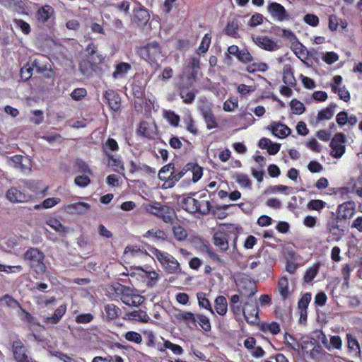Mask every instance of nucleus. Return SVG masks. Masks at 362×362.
I'll list each match as a JSON object with an SVG mask.
<instances>
[{"label":"nucleus","instance_id":"nucleus-15","mask_svg":"<svg viewBox=\"0 0 362 362\" xmlns=\"http://www.w3.org/2000/svg\"><path fill=\"white\" fill-rule=\"evenodd\" d=\"M7 199L11 202H24L28 197L16 187L9 189L6 192Z\"/></svg>","mask_w":362,"mask_h":362},{"label":"nucleus","instance_id":"nucleus-11","mask_svg":"<svg viewBox=\"0 0 362 362\" xmlns=\"http://www.w3.org/2000/svg\"><path fill=\"white\" fill-rule=\"evenodd\" d=\"M90 209V206L86 202L70 204L66 206V211L73 215H85Z\"/></svg>","mask_w":362,"mask_h":362},{"label":"nucleus","instance_id":"nucleus-31","mask_svg":"<svg viewBox=\"0 0 362 362\" xmlns=\"http://www.w3.org/2000/svg\"><path fill=\"white\" fill-rule=\"evenodd\" d=\"M203 117L208 129L217 127V122L216 117L211 111H204L203 112Z\"/></svg>","mask_w":362,"mask_h":362},{"label":"nucleus","instance_id":"nucleus-17","mask_svg":"<svg viewBox=\"0 0 362 362\" xmlns=\"http://www.w3.org/2000/svg\"><path fill=\"white\" fill-rule=\"evenodd\" d=\"M214 244L218 247L221 251H226L228 250L229 245L226 238V235L222 232H216L213 236Z\"/></svg>","mask_w":362,"mask_h":362},{"label":"nucleus","instance_id":"nucleus-20","mask_svg":"<svg viewBox=\"0 0 362 362\" xmlns=\"http://www.w3.org/2000/svg\"><path fill=\"white\" fill-rule=\"evenodd\" d=\"M122 301L129 306H138L144 302V297L138 294L123 295Z\"/></svg>","mask_w":362,"mask_h":362},{"label":"nucleus","instance_id":"nucleus-4","mask_svg":"<svg viewBox=\"0 0 362 362\" xmlns=\"http://www.w3.org/2000/svg\"><path fill=\"white\" fill-rule=\"evenodd\" d=\"M146 211L160 218L165 223H171L175 218V213L174 209L166 205H163L160 203L155 202L147 206Z\"/></svg>","mask_w":362,"mask_h":362},{"label":"nucleus","instance_id":"nucleus-45","mask_svg":"<svg viewBox=\"0 0 362 362\" xmlns=\"http://www.w3.org/2000/svg\"><path fill=\"white\" fill-rule=\"evenodd\" d=\"M0 303H5L8 307L13 308H21L19 303L9 295L0 298Z\"/></svg>","mask_w":362,"mask_h":362},{"label":"nucleus","instance_id":"nucleus-33","mask_svg":"<svg viewBox=\"0 0 362 362\" xmlns=\"http://www.w3.org/2000/svg\"><path fill=\"white\" fill-rule=\"evenodd\" d=\"M211 37L209 34L206 33L202 38V40L200 43L199 47L197 49V53L198 54H202L206 53L209 47L211 44Z\"/></svg>","mask_w":362,"mask_h":362},{"label":"nucleus","instance_id":"nucleus-2","mask_svg":"<svg viewBox=\"0 0 362 362\" xmlns=\"http://www.w3.org/2000/svg\"><path fill=\"white\" fill-rule=\"evenodd\" d=\"M137 52L141 58L148 61V63L155 64L156 69L159 68L160 66L158 64V61L161 59L163 56L160 47L157 42L153 41L144 46L138 47Z\"/></svg>","mask_w":362,"mask_h":362},{"label":"nucleus","instance_id":"nucleus-63","mask_svg":"<svg viewBox=\"0 0 362 362\" xmlns=\"http://www.w3.org/2000/svg\"><path fill=\"white\" fill-rule=\"evenodd\" d=\"M90 179L86 175L76 177L74 182L76 185L84 187L90 183Z\"/></svg>","mask_w":362,"mask_h":362},{"label":"nucleus","instance_id":"nucleus-32","mask_svg":"<svg viewBox=\"0 0 362 362\" xmlns=\"http://www.w3.org/2000/svg\"><path fill=\"white\" fill-rule=\"evenodd\" d=\"M180 95L185 103H192L195 98V94L192 90H189L185 87L180 88Z\"/></svg>","mask_w":362,"mask_h":362},{"label":"nucleus","instance_id":"nucleus-12","mask_svg":"<svg viewBox=\"0 0 362 362\" xmlns=\"http://www.w3.org/2000/svg\"><path fill=\"white\" fill-rule=\"evenodd\" d=\"M267 129L271 130L276 136L281 139L286 137L291 132V129L286 125L276 122H272Z\"/></svg>","mask_w":362,"mask_h":362},{"label":"nucleus","instance_id":"nucleus-26","mask_svg":"<svg viewBox=\"0 0 362 362\" xmlns=\"http://www.w3.org/2000/svg\"><path fill=\"white\" fill-rule=\"evenodd\" d=\"M187 170L191 171L192 173V181L194 182H197L202 176L203 170L202 168L197 165L187 164L186 166Z\"/></svg>","mask_w":362,"mask_h":362},{"label":"nucleus","instance_id":"nucleus-9","mask_svg":"<svg viewBox=\"0 0 362 362\" xmlns=\"http://www.w3.org/2000/svg\"><path fill=\"white\" fill-rule=\"evenodd\" d=\"M134 16L132 18V22L136 23L137 25H146L150 19V14L147 9L143 6L139 5L138 8H134Z\"/></svg>","mask_w":362,"mask_h":362},{"label":"nucleus","instance_id":"nucleus-50","mask_svg":"<svg viewBox=\"0 0 362 362\" xmlns=\"http://www.w3.org/2000/svg\"><path fill=\"white\" fill-rule=\"evenodd\" d=\"M349 351L355 356H360L361 349L358 341H347Z\"/></svg>","mask_w":362,"mask_h":362},{"label":"nucleus","instance_id":"nucleus-3","mask_svg":"<svg viewBox=\"0 0 362 362\" xmlns=\"http://www.w3.org/2000/svg\"><path fill=\"white\" fill-rule=\"evenodd\" d=\"M25 260L28 261L29 266L37 273L43 274L46 271L44 263L45 255L37 248H30L24 254Z\"/></svg>","mask_w":362,"mask_h":362},{"label":"nucleus","instance_id":"nucleus-8","mask_svg":"<svg viewBox=\"0 0 362 362\" xmlns=\"http://www.w3.org/2000/svg\"><path fill=\"white\" fill-rule=\"evenodd\" d=\"M252 37L257 45L265 50L273 52L280 48V45H278L276 41L270 39L267 36L258 35Z\"/></svg>","mask_w":362,"mask_h":362},{"label":"nucleus","instance_id":"nucleus-60","mask_svg":"<svg viewBox=\"0 0 362 362\" xmlns=\"http://www.w3.org/2000/svg\"><path fill=\"white\" fill-rule=\"evenodd\" d=\"M237 182L239 185L243 187L250 188L251 187V181L249 179L247 175L240 174L237 176Z\"/></svg>","mask_w":362,"mask_h":362},{"label":"nucleus","instance_id":"nucleus-23","mask_svg":"<svg viewBox=\"0 0 362 362\" xmlns=\"http://www.w3.org/2000/svg\"><path fill=\"white\" fill-rule=\"evenodd\" d=\"M66 305H61L59 306L54 313L52 317H47L45 319V322L47 323H51V324H56L57 323L62 317L64 315L66 312Z\"/></svg>","mask_w":362,"mask_h":362},{"label":"nucleus","instance_id":"nucleus-55","mask_svg":"<svg viewBox=\"0 0 362 362\" xmlns=\"http://www.w3.org/2000/svg\"><path fill=\"white\" fill-rule=\"evenodd\" d=\"M322 344L328 350L340 349L341 341H320Z\"/></svg>","mask_w":362,"mask_h":362},{"label":"nucleus","instance_id":"nucleus-61","mask_svg":"<svg viewBox=\"0 0 362 362\" xmlns=\"http://www.w3.org/2000/svg\"><path fill=\"white\" fill-rule=\"evenodd\" d=\"M93 319V316L90 313H83L78 315L76 317V322L77 323H88L91 322Z\"/></svg>","mask_w":362,"mask_h":362},{"label":"nucleus","instance_id":"nucleus-57","mask_svg":"<svg viewBox=\"0 0 362 362\" xmlns=\"http://www.w3.org/2000/svg\"><path fill=\"white\" fill-rule=\"evenodd\" d=\"M33 66H31L29 64L24 66L21 70V78L25 81L28 80L33 75Z\"/></svg>","mask_w":362,"mask_h":362},{"label":"nucleus","instance_id":"nucleus-53","mask_svg":"<svg viewBox=\"0 0 362 362\" xmlns=\"http://www.w3.org/2000/svg\"><path fill=\"white\" fill-rule=\"evenodd\" d=\"M254 312L255 313V318H257L258 315V308L256 305H250L249 303H245L244 307L243 308V313L245 316V317L248 320L250 317L247 316L249 315L250 312Z\"/></svg>","mask_w":362,"mask_h":362},{"label":"nucleus","instance_id":"nucleus-46","mask_svg":"<svg viewBox=\"0 0 362 362\" xmlns=\"http://www.w3.org/2000/svg\"><path fill=\"white\" fill-rule=\"evenodd\" d=\"M0 4L8 9L15 10L17 8H21L22 1L21 0H0Z\"/></svg>","mask_w":362,"mask_h":362},{"label":"nucleus","instance_id":"nucleus-19","mask_svg":"<svg viewBox=\"0 0 362 362\" xmlns=\"http://www.w3.org/2000/svg\"><path fill=\"white\" fill-rule=\"evenodd\" d=\"M136 269L142 272L141 276L143 278L148 279L146 284L148 287L152 288L157 284L159 275L156 271H145L141 267H137Z\"/></svg>","mask_w":362,"mask_h":362},{"label":"nucleus","instance_id":"nucleus-13","mask_svg":"<svg viewBox=\"0 0 362 362\" xmlns=\"http://www.w3.org/2000/svg\"><path fill=\"white\" fill-rule=\"evenodd\" d=\"M104 98L109 107L114 111H118L121 107V98L118 93L114 90H107L104 94Z\"/></svg>","mask_w":362,"mask_h":362},{"label":"nucleus","instance_id":"nucleus-14","mask_svg":"<svg viewBox=\"0 0 362 362\" xmlns=\"http://www.w3.org/2000/svg\"><path fill=\"white\" fill-rule=\"evenodd\" d=\"M355 209L354 202H344L338 207V216L341 219L350 218L353 216Z\"/></svg>","mask_w":362,"mask_h":362},{"label":"nucleus","instance_id":"nucleus-21","mask_svg":"<svg viewBox=\"0 0 362 362\" xmlns=\"http://www.w3.org/2000/svg\"><path fill=\"white\" fill-rule=\"evenodd\" d=\"M283 81L284 83L291 87L296 85V79L293 76L292 68L290 65H285L283 69Z\"/></svg>","mask_w":362,"mask_h":362},{"label":"nucleus","instance_id":"nucleus-62","mask_svg":"<svg viewBox=\"0 0 362 362\" xmlns=\"http://www.w3.org/2000/svg\"><path fill=\"white\" fill-rule=\"evenodd\" d=\"M206 254L208 257L214 262L217 263L223 264V261L221 259V257L213 250L211 247H206Z\"/></svg>","mask_w":362,"mask_h":362},{"label":"nucleus","instance_id":"nucleus-59","mask_svg":"<svg viewBox=\"0 0 362 362\" xmlns=\"http://www.w3.org/2000/svg\"><path fill=\"white\" fill-rule=\"evenodd\" d=\"M14 23L16 25L21 28V31L28 35L30 32V25L26 23L25 21L21 20V19H15Z\"/></svg>","mask_w":362,"mask_h":362},{"label":"nucleus","instance_id":"nucleus-56","mask_svg":"<svg viewBox=\"0 0 362 362\" xmlns=\"http://www.w3.org/2000/svg\"><path fill=\"white\" fill-rule=\"evenodd\" d=\"M237 58L243 63H249L253 60L252 56L247 49L240 50Z\"/></svg>","mask_w":362,"mask_h":362},{"label":"nucleus","instance_id":"nucleus-22","mask_svg":"<svg viewBox=\"0 0 362 362\" xmlns=\"http://www.w3.org/2000/svg\"><path fill=\"white\" fill-rule=\"evenodd\" d=\"M215 309L217 313L221 315H224L227 313V300L224 296H219L216 298Z\"/></svg>","mask_w":362,"mask_h":362},{"label":"nucleus","instance_id":"nucleus-36","mask_svg":"<svg viewBox=\"0 0 362 362\" xmlns=\"http://www.w3.org/2000/svg\"><path fill=\"white\" fill-rule=\"evenodd\" d=\"M197 317L191 312H181L177 314V318L184 320L188 324L197 325Z\"/></svg>","mask_w":362,"mask_h":362},{"label":"nucleus","instance_id":"nucleus-16","mask_svg":"<svg viewBox=\"0 0 362 362\" xmlns=\"http://www.w3.org/2000/svg\"><path fill=\"white\" fill-rule=\"evenodd\" d=\"M11 160L16 168L21 169L22 171H25L30 168V160L26 157L15 155L11 157Z\"/></svg>","mask_w":362,"mask_h":362},{"label":"nucleus","instance_id":"nucleus-48","mask_svg":"<svg viewBox=\"0 0 362 362\" xmlns=\"http://www.w3.org/2000/svg\"><path fill=\"white\" fill-rule=\"evenodd\" d=\"M164 117L170 124L174 127H177L179 124L180 117L176 115L174 112L172 111H165L164 113Z\"/></svg>","mask_w":362,"mask_h":362},{"label":"nucleus","instance_id":"nucleus-6","mask_svg":"<svg viewBox=\"0 0 362 362\" xmlns=\"http://www.w3.org/2000/svg\"><path fill=\"white\" fill-rule=\"evenodd\" d=\"M98 60H93L86 58L79 64V70L86 77H91L98 69V64L101 62L103 58L100 55H97Z\"/></svg>","mask_w":362,"mask_h":362},{"label":"nucleus","instance_id":"nucleus-7","mask_svg":"<svg viewBox=\"0 0 362 362\" xmlns=\"http://www.w3.org/2000/svg\"><path fill=\"white\" fill-rule=\"evenodd\" d=\"M345 135L342 133H337L332 139L330 147L331 155L334 158H341L345 152Z\"/></svg>","mask_w":362,"mask_h":362},{"label":"nucleus","instance_id":"nucleus-44","mask_svg":"<svg viewBox=\"0 0 362 362\" xmlns=\"http://www.w3.org/2000/svg\"><path fill=\"white\" fill-rule=\"evenodd\" d=\"M317 342V341H303V342L299 344L297 343V349H298L300 347L303 350V351L307 354H310L312 352V348L315 347V343ZM296 349L295 347H293Z\"/></svg>","mask_w":362,"mask_h":362},{"label":"nucleus","instance_id":"nucleus-35","mask_svg":"<svg viewBox=\"0 0 362 362\" xmlns=\"http://www.w3.org/2000/svg\"><path fill=\"white\" fill-rule=\"evenodd\" d=\"M130 173H134L139 170H144L146 171L148 173H154L155 170L152 169L150 166L146 165V164H141L137 165L134 161H130Z\"/></svg>","mask_w":362,"mask_h":362},{"label":"nucleus","instance_id":"nucleus-34","mask_svg":"<svg viewBox=\"0 0 362 362\" xmlns=\"http://www.w3.org/2000/svg\"><path fill=\"white\" fill-rule=\"evenodd\" d=\"M47 224L58 233H66L67 232V228L63 226L61 222L56 218L48 220Z\"/></svg>","mask_w":362,"mask_h":362},{"label":"nucleus","instance_id":"nucleus-24","mask_svg":"<svg viewBox=\"0 0 362 362\" xmlns=\"http://www.w3.org/2000/svg\"><path fill=\"white\" fill-rule=\"evenodd\" d=\"M337 105L332 103L325 110H322L318 112L317 121L320 122L325 119H329L334 115L333 108L336 107Z\"/></svg>","mask_w":362,"mask_h":362},{"label":"nucleus","instance_id":"nucleus-49","mask_svg":"<svg viewBox=\"0 0 362 362\" xmlns=\"http://www.w3.org/2000/svg\"><path fill=\"white\" fill-rule=\"evenodd\" d=\"M291 107L294 114L300 115L305 110L304 105L296 99H293L291 101Z\"/></svg>","mask_w":362,"mask_h":362},{"label":"nucleus","instance_id":"nucleus-42","mask_svg":"<svg viewBox=\"0 0 362 362\" xmlns=\"http://www.w3.org/2000/svg\"><path fill=\"white\" fill-rule=\"evenodd\" d=\"M117 149H118V144H117V141L113 139H110V138L108 139L103 146V150H104V152L105 153V154L107 155V156H112L109 153V150L115 151H117Z\"/></svg>","mask_w":362,"mask_h":362},{"label":"nucleus","instance_id":"nucleus-54","mask_svg":"<svg viewBox=\"0 0 362 362\" xmlns=\"http://www.w3.org/2000/svg\"><path fill=\"white\" fill-rule=\"evenodd\" d=\"M92 362H124L123 359L118 356H115L114 357L108 356V357H101L96 356L95 357Z\"/></svg>","mask_w":362,"mask_h":362},{"label":"nucleus","instance_id":"nucleus-28","mask_svg":"<svg viewBox=\"0 0 362 362\" xmlns=\"http://www.w3.org/2000/svg\"><path fill=\"white\" fill-rule=\"evenodd\" d=\"M319 267V264H315L307 269L304 276V281L305 283L308 284L314 279L318 273Z\"/></svg>","mask_w":362,"mask_h":362},{"label":"nucleus","instance_id":"nucleus-25","mask_svg":"<svg viewBox=\"0 0 362 362\" xmlns=\"http://www.w3.org/2000/svg\"><path fill=\"white\" fill-rule=\"evenodd\" d=\"M278 288L281 297L285 299L288 297V281L286 277H281L278 282Z\"/></svg>","mask_w":362,"mask_h":362},{"label":"nucleus","instance_id":"nucleus-29","mask_svg":"<svg viewBox=\"0 0 362 362\" xmlns=\"http://www.w3.org/2000/svg\"><path fill=\"white\" fill-rule=\"evenodd\" d=\"M129 318L134 320L141 322H148L149 317L146 313L142 310H134L128 314Z\"/></svg>","mask_w":362,"mask_h":362},{"label":"nucleus","instance_id":"nucleus-39","mask_svg":"<svg viewBox=\"0 0 362 362\" xmlns=\"http://www.w3.org/2000/svg\"><path fill=\"white\" fill-rule=\"evenodd\" d=\"M198 303L200 307L204 308L210 312L214 314L213 309L211 308V305L210 304L209 300L206 298V294L203 292L197 293V294Z\"/></svg>","mask_w":362,"mask_h":362},{"label":"nucleus","instance_id":"nucleus-41","mask_svg":"<svg viewBox=\"0 0 362 362\" xmlns=\"http://www.w3.org/2000/svg\"><path fill=\"white\" fill-rule=\"evenodd\" d=\"M131 69V65L126 62H121L116 66V70L113 72L112 76L116 78L119 76L124 74Z\"/></svg>","mask_w":362,"mask_h":362},{"label":"nucleus","instance_id":"nucleus-38","mask_svg":"<svg viewBox=\"0 0 362 362\" xmlns=\"http://www.w3.org/2000/svg\"><path fill=\"white\" fill-rule=\"evenodd\" d=\"M108 160V165L113 168L115 171L118 173H121L124 171V168L123 165V163L121 160L115 158L113 156H107Z\"/></svg>","mask_w":362,"mask_h":362},{"label":"nucleus","instance_id":"nucleus-51","mask_svg":"<svg viewBox=\"0 0 362 362\" xmlns=\"http://www.w3.org/2000/svg\"><path fill=\"white\" fill-rule=\"evenodd\" d=\"M145 237H153L158 240H165L166 238V235L164 233V231L159 230V229H152L149 230L146 232Z\"/></svg>","mask_w":362,"mask_h":362},{"label":"nucleus","instance_id":"nucleus-30","mask_svg":"<svg viewBox=\"0 0 362 362\" xmlns=\"http://www.w3.org/2000/svg\"><path fill=\"white\" fill-rule=\"evenodd\" d=\"M262 330L264 333H270L273 335L277 334L280 332V326L276 322H272L271 323L264 324L262 326Z\"/></svg>","mask_w":362,"mask_h":362},{"label":"nucleus","instance_id":"nucleus-1","mask_svg":"<svg viewBox=\"0 0 362 362\" xmlns=\"http://www.w3.org/2000/svg\"><path fill=\"white\" fill-rule=\"evenodd\" d=\"M206 197V193L204 192L199 196V199L191 197L184 198L181 204L182 207L190 214L197 212L203 216H206L210 214L212 205L209 201L204 199Z\"/></svg>","mask_w":362,"mask_h":362},{"label":"nucleus","instance_id":"nucleus-37","mask_svg":"<svg viewBox=\"0 0 362 362\" xmlns=\"http://www.w3.org/2000/svg\"><path fill=\"white\" fill-rule=\"evenodd\" d=\"M173 232L176 240L179 241L185 240L188 235L187 230L180 225L173 226Z\"/></svg>","mask_w":362,"mask_h":362},{"label":"nucleus","instance_id":"nucleus-64","mask_svg":"<svg viewBox=\"0 0 362 362\" xmlns=\"http://www.w3.org/2000/svg\"><path fill=\"white\" fill-rule=\"evenodd\" d=\"M87 94L85 88H76L71 94V98L75 100H80Z\"/></svg>","mask_w":362,"mask_h":362},{"label":"nucleus","instance_id":"nucleus-18","mask_svg":"<svg viewBox=\"0 0 362 362\" xmlns=\"http://www.w3.org/2000/svg\"><path fill=\"white\" fill-rule=\"evenodd\" d=\"M54 13V8L49 5H46L38 9L36 16L39 21L45 23L47 21Z\"/></svg>","mask_w":362,"mask_h":362},{"label":"nucleus","instance_id":"nucleus-27","mask_svg":"<svg viewBox=\"0 0 362 362\" xmlns=\"http://www.w3.org/2000/svg\"><path fill=\"white\" fill-rule=\"evenodd\" d=\"M332 90L337 93L339 98L344 102H348L350 100V94L349 91L345 88L344 86L343 87H338L335 85H331Z\"/></svg>","mask_w":362,"mask_h":362},{"label":"nucleus","instance_id":"nucleus-10","mask_svg":"<svg viewBox=\"0 0 362 362\" xmlns=\"http://www.w3.org/2000/svg\"><path fill=\"white\" fill-rule=\"evenodd\" d=\"M267 10L273 18L279 21H282L286 18L287 12L284 7L279 3L272 2L269 4Z\"/></svg>","mask_w":362,"mask_h":362},{"label":"nucleus","instance_id":"nucleus-5","mask_svg":"<svg viewBox=\"0 0 362 362\" xmlns=\"http://www.w3.org/2000/svg\"><path fill=\"white\" fill-rule=\"evenodd\" d=\"M153 254L168 273L176 274L180 271V264L173 255L158 249H154Z\"/></svg>","mask_w":362,"mask_h":362},{"label":"nucleus","instance_id":"nucleus-52","mask_svg":"<svg viewBox=\"0 0 362 362\" xmlns=\"http://www.w3.org/2000/svg\"><path fill=\"white\" fill-rule=\"evenodd\" d=\"M325 206H326V203L320 199L311 200L308 203V205H307V206L309 209L317 210V211L325 208Z\"/></svg>","mask_w":362,"mask_h":362},{"label":"nucleus","instance_id":"nucleus-47","mask_svg":"<svg viewBox=\"0 0 362 362\" xmlns=\"http://www.w3.org/2000/svg\"><path fill=\"white\" fill-rule=\"evenodd\" d=\"M197 322L201 326L204 331H209L211 329V323L209 319L202 315H197Z\"/></svg>","mask_w":362,"mask_h":362},{"label":"nucleus","instance_id":"nucleus-40","mask_svg":"<svg viewBox=\"0 0 362 362\" xmlns=\"http://www.w3.org/2000/svg\"><path fill=\"white\" fill-rule=\"evenodd\" d=\"M105 311L109 319H115L120 312V309L114 304H108L105 306Z\"/></svg>","mask_w":362,"mask_h":362},{"label":"nucleus","instance_id":"nucleus-43","mask_svg":"<svg viewBox=\"0 0 362 362\" xmlns=\"http://www.w3.org/2000/svg\"><path fill=\"white\" fill-rule=\"evenodd\" d=\"M310 300H311V294L310 293H306L302 296V298L298 301V308L300 310L304 311L305 315L307 313L306 309H307Z\"/></svg>","mask_w":362,"mask_h":362},{"label":"nucleus","instance_id":"nucleus-58","mask_svg":"<svg viewBox=\"0 0 362 362\" xmlns=\"http://www.w3.org/2000/svg\"><path fill=\"white\" fill-rule=\"evenodd\" d=\"M175 168V165L173 163H168L163 166L158 173V178L160 180H167L169 178V176H163V174H168L171 170Z\"/></svg>","mask_w":362,"mask_h":362}]
</instances>
